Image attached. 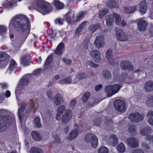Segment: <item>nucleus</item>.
<instances>
[{
    "instance_id": "obj_5",
    "label": "nucleus",
    "mask_w": 153,
    "mask_h": 153,
    "mask_svg": "<svg viewBox=\"0 0 153 153\" xmlns=\"http://www.w3.org/2000/svg\"><path fill=\"white\" fill-rule=\"evenodd\" d=\"M85 141L87 143H90L91 147L95 148L97 146L98 139L96 136L92 134H88L85 137Z\"/></svg>"
},
{
    "instance_id": "obj_3",
    "label": "nucleus",
    "mask_w": 153,
    "mask_h": 153,
    "mask_svg": "<svg viewBox=\"0 0 153 153\" xmlns=\"http://www.w3.org/2000/svg\"><path fill=\"white\" fill-rule=\"evenodd\" d=\"M122 86L118 84L108 85L105 87V90L108 97H110L117 93Z\"/></svg>"
},
{
    "instance_id": "obj_14",
    "label": "nucleus",
    "mask_w": 153,
    "mask_h": 153,
    "mask_svg": "<svg viewBox=\"0 0 153 153\" xmlns=\"http://www.w3.org/2000/svg\"><path fill=\"white\" fill-rule=\"evenodd\" d=\"M126 141L128 145L131 148H135L139 146V142L135 137H128L127 138Z\"/></svg>"
},
{
    "instance_id": "obj_35",
    "label": "nucleus",
    "mask_w": 153,
    "mask_h": 153,
    "mask_svg": "<svg viewBox=\"0 0 153 153\" xmlns=\"http://www.w3.org/2000/svg\"><path fill=\"white\" fill-rule=\"evenodd\" d=\"M26 104L23 103L21 105V108L18 110L19 117L20 120L22 118L23 115L22 114V112L26 108Z\"/></svg>"
},
{
    "instance_id": "obj_8",
    "label": "nucleus",
    "mask_w": 153,
    "mask_h": 153,
    "mask_svg": "<svg viewBox=\"0 0 153 153\" xmlns=\"http://www.w3.org/2000/svg\"><path fill=\"white\" fill-rule=\"evenodd\" d=\"M73 116V113L71 110L67 109L61 118L62 123L64 124L68 123L71 120Z\"/></svg>"
},
{
    "instance_id": "obj_32",
    "label": "nucleus",
    "mask_w": 153,
    "mask_h": 153,
    "mask_svg": "<svg viewBox=\"0 0 153 153\" xmlns=\"http://www.w3.org/2000/svg\"><path fill=\"white\" fill-rule=\"evenodd\" d=\"M64 45L62 43H60L57 46L55 53L58 55H60L62 53V50L64 48Z\"/></svg>"
},
{
    "instance_id": "obj_15",
    "label": "nucleus",
    "mask_w": 153,
    "mask_h": 153,
    "mask_svg": "<svg viewBox=\"0 0 153 153\" xmlns=\"http://www.w3.org/2000/svg\"><path fill=\"white\" fill-rule=\"evenodd\" d=\"M66 108L64 105H62L59 106L57 109L56 114V119L57 121H60L61 119V116L65 112L66 110Z\"/></svg>"
},
{
    "instance_id": "obj_53",
    "label": "nucleus",
    "mask_w": 153,
    "mask_h": 153,
    "mask_svg": "<svg viewBox=\"0 0 153 153\" xmlns=\"http://www.w3.org/2000/svg\"><path fill=\"white\" fill-rule=\"evenodd\" d=\"M7 32V29L4 26L0 25V35H1Z\"/></svg>"
},
{
    "instance_id": "obj_50",
    "label": "nucleus",
    "mask_w": 153,
    "mask_h": 153,
    "mask_svg": "<svg viewBox=\"0 0 153 153\" xmlns=\"http://www.w3.org/2000/svg\"><path fill=\"white\" fill-rule=\"evenodd\" d=\"M108 12L107 9H104L100 11L99 13V16L100 18H102L103 17L106 15Z\"/></svg>"
},
{
    "instance_id": "obj_13",
    "label": "nucleus",
    "mask_w": 153,
    "mask_h": 153,
    "mask_svg": "<svg viewBox=\"0 0 153 153\" xmlns=\"http://www.w3.org/2000/svg\"><path fill=\"white\" fill-rule=\"evenodd\" d=\"M74 128L70 133L69 136L67 137L69 140H72L74 139L78 136L79 133L80 128L77 124H75Z\"/></svg>"
},
{
    "instance_id": "obj_43",
    "label": "nucleus",
    "mask_w": 153,
    "mask_h": 153,
    "mask_svg": "<svg viewBox=\"0 0 153 153\" xmlns=\"http://www.w3.org/2000/svg\"><path fill=\"white\" fill-rule=\"evenodd\" d=\"M53 3L55 7L58 9H61L63 7V4L61 2L57 0H54Z\"/></svg>"
},
{
    "instance_id": "obj_11",
    "label": "nucleus",
    "mask_w": 153,
    "mask_h": 153,
    "mask_svg": "<svg viewBox=\"0 0 153 153\" xmlns=\"http://www.w3.org/2000/svg\"><path fill=\"white\" fill-rule=\"evenodd\" d=\"M94 44L98 49L103 48L105 45L104 39L103 36H97Z\"/></svg>"
},
{
    "instance_id": "obj_46",
    "label": "nucleus",
    "mask_w": 153,
    "mask_h": 153,
    "mask_svg": "<svg viewBox=\"0 0 153 153\" xmlns=\"http://www.w3.org/2000/svg\"><path fill=\"white\" fill-rule=\"evenodd\" d=\"M31 153H43V151L39 148L32 147L30 150Z\"/></svg>"
},
{
    "instance_id": "obj_58",
    "label": "nucleus",
    "mask_w": 153,
    "mask_h": 153,
    "mask_svg": "<svg viewBox=\"0 0 153 153\" xmlns=\"http://www.w3.org/2000/svg\"><path fill=\"white\" fill-rule=\"evenodd\" d=\"M54 143L57 144H59L61 142V140L57 135L55 136L54 137Z\"/></svg>"
},
{
    "instance_id": "obj_18",
    "label": "nucleus",
    "mask_w": 153,
    "mask_h": 153,
    "mask_svg": "<svg viewBox=\"0 0 153 153\" xmlns=\"http://www.w3.org/2000/svg\"><path fill=\"white\" fill-rule=\"evenodd\" d=\"M121 69H125L128 71H131L134 70V67L128 61L122 62L120 64Z\"/></svg>"
},
{
    "instance_id": "obj_49",
    "label": "nucleus",
    "mask_w": 153,
    "mask_h": 153,
    "mask_svg": "<svg viewBox=\"0 0 153 153\" xmlns=\"http://www.w3.org/2000/svg\"><path fill=\"white\" fill-rule=\"evenodd\" d=\"M87 77V74L83 73H79L77 74V78L79 80L86 78Z\"/></svg>"
},
{
    "instance_id": "obj_4",
    "label": "nucleus",
    "mask_w": 153,
    "mask_h": 153,
    "mask_svg": "<svg viewBox=\"0 0 153 153\" xmlns=\"http://www.w3.org/2000/svg\"><path fill=\"white\" fill-rule=\"evenodd\" d=\"M14 120L10 117H4L0 122V132L3 131L8 128L9 126L14 122Z\"/></svg>"
},
{
    "instance_id": "obj_56",
    "label": "nucleus",
    "mask_w": 153,
    "mask_h": 153,
    "mask_svg": "<svg viewBox=\"0 0 153 153\" xmlns=\"http://www.w3.org/2000/svg\"><path fill=\"white\" fill-rule=\"evenodd\" d=\"M146 140H148L151 144H153V136L152 135H149L146 137Z\"/></svg>"
},
{
    "instance_id": "obj_51",
    "label": "nucleus",
    "mask_w": 153,
    "mask_h": 153,
    "mask_svg": "<svg viewBox=\"0 0 153 153\" xmlns=\"http://www.w3.org/2000/svg\"><path fill=\"white\" fill-rule=\"evenodd\" d=\"M64 22V19L60 18H57L54 20V22L56 24L62 25Z\"/></svg>"
},
{
    "instance_id": "obj_36",
    "label": "nucleus",
    "mask_w": 153,
    "mask_h": 153,
    "mask_svg": "<svg viewBox=\"0 0 153 153\" xmlns=\"http://www.w3.org/2000/svg\"><path fill=\"white\" fill-rule=\"evenodd\" d=\"M87 23V22L86 21H84L79 26V27L75 30V34L76 35L78 34L81 31L82 29H83L86 26Z\"/></svg>"
},
{
    "instance_id": "obj_22",
    "label": "nucleus",
    "mask_w": 153,
    "mask_h": 153,
    "mask_svg": "<svg viewBox=\"0 0 153 153\" xmlns=\"http://www.w3.org/2000/svg\"><path fill=\"white\" fill-rule=\"evenodd\" d=\"M16 0H6V2L3 3L2 6L6 9L11 8L16 4Z\"/></svg>"
},
{
    "instance_id": "obj_40",
    "label": "nucleus",
    "mask_w": 153,
    "mask_h": 153,
    "mask_svg": "<svg viewBox=\"0 0 153 153\" xmlns=\"http://www.w3.org/2000/svg\"><path fill=\"white\" fill-rule=\"evenodd\" d=\"M100 26L99 24L93 25H90L89 28V30L92 32H95L97 29H100Z\"/></svg>"
},
{
    "instance_id": "obj_27",
    "label": "nucleus",
    "mask_w": 153,
    "mask_h": 153,
    "mask_svg": "<svg viewBox=\"0 0 153 153\" xmlns=\"http://www.w3.org/2000/svg\"><path fill=\"white\" fill-rule=\"evenodd\" d=\"M17 65V64L15 61L11 60L9 67L7 71V73L10 74L13 70L16 67Z\"/></svg>"
},
{
    "instance_id": "obj_61",
    "label": "nucleus",
    "mask_w": 153,
    "mask_h": 153,
    "mask_svg": "<svg viewBox=\"0 0 153 153\" xmlns=\"http://www.w3.org/2000/svg\"><path fill=\"white\" fill-rule=\"evenodd\" d=\"M62 60L66 64L68 65H70L71 63V60L69 59L63 58Z\"/></svg>"
},
{
    "instance_id": "obj_25",
    "label": "nucleus",
    "mask_w": 153,
    "mask_h": 153,
    "mask_svg": "<svg viewBox=\"0 0 153 153\" xmlns=\"http://www.w3.org/2000/svg\"><path fill=\"white\" fill-rule=\"evenodd\" d=\"M136 9L135 6L124 7L123 8V12L125 13H131L135 11Z\"/></svg>"
},
{
    "instance_id": "obj_26",
    "label": "nucleus",
    "mask_w": 153,
    "mask_h": 153,
    "mask_svg": "<svg viewBox=\"0 0 153 153\" xmlns=\"http://www.w3.org/2000/svg\"><path fill=\"white\" fill-rule=\"evenodd\" d=\"M144 88L147 92L153 91V82L150 80L147 81L145 84Z\"/></svg>"
},
{
    "instance_id": "obj_34",
    "label": "nucleus",
    "mask_w": 153,
    "mask_h": 153,
    "mask_svg": "<svg viewBox=\"0 0 153 153\" xmlns=\"http://www.w3.org/2000/svg\"><path fill=\"white\" fill-rule=\"evenodd\" d=\"M106 4L110 8H118L119 7L118 4L116 1L111 0L108 1L106 2Z\"/></svg>"
},
{
    "instance_id": "obj_54",
    "label": "nucleus",
    "mask_w": 153,
    "mask_h": 153,
    "mask_svg": "<svg viewBox=\"0 0 153 153\" xmlns=\"http://www.w3.org/2000/svg\"><path fill=\"white\" fill-rule=\"evenodd\" d=\"M142 148L145 152H148L150 150V148L148 145L146 143H143L142 145Z\"/></svg>"
},
{
    "instance_id": "obj_12",
    "label": "nucleus",
    "mask_w": 153,
    "mask_h": 153,
    "mask_svg": "<svg viewBox=\"0 0 153 153\" xmlns=\"http://www.w3.org/2000/svg\"><path fill=\"white\" fill-rule=\"evenodd\" d=\"M90 55L94 58V61L97 63H99L101 61V53L98 50H95L91 51L90 53Z\"/></svg>"
},
{
    "instance_id": "obj_44",
    "label": "nucleus",
    "mask_w": 153,
    "mask_h": 153,
    "mask_svg": "<svg viewBox=\"0 0 153 153\" xmlns=\"http://www.w3.org/2000/svg\"><path fill=\"white\" fill-rule=\"evenodd\" d=\"M84 15V13L83 12H80L78 13L76 15V17L74 18V21L75 22H78L82 18Z\"/></svg>"
},
{
    "instance_id": "obj_37",
    "label": "nucleus",
    "mask_w": 153,
    "mask_h": 153,
    "mask_svg": "<svg viewBox=\"0 0 153 153\" xmlns=\"http://www.w3.org/2000/svg\"><path fill=\"white\" fill-rule=\"evenodd\" d=\"M145 103L147 105L153 107V96L148 97Z\"/></svg>"
},
{
    "instance_id": "obj_30",
    "label": "nucleus",
    "mask_w": 153,
    "mask_h": 153,
    "mask_svg": "<svg viewBox=\"0 0 153 153\" xmlns=\"http://www.w3.org/2000/svg\"><path fill=\"white\" fill-rule=\"evenodd\" d=\"M40 112L42 116L48 117L51 114L50 111L46 107L41 108L40 110Z\"/></svg>"
},
{
    "instance_id": "obj_62",
    "label": "nucleus",
    "mask_w": 153,
    "mask_h": 153,
    "mask_svg": "<svg viewBox=\"0 0 153 153\" xmlns=\"http://www.w3.org/2000/svg\"><path fill=\"white\" fill-rule=\"evenodd\" d=\"M76 103V100H71L70 104V108H73L75 107Z\"/></svg>"
},
{
    "instance_id": "obj_23",
    "label": "nucleus",
    "mask_w": 153,
    "mask_h": 153,
    "mask_svg": "<svg viewBox=\"0 0 153 153\" xmlns=\"http://www.w3.org/2000/svg\"><path fill=\"white\" fill-rule=\"evenodd\" d=\"M152 130L148 126L142 128L140 130V133L143 136H146L152 132Z\"/></svg>"
},
{
    "instance_id": "obj_47",
    "label": "nucleus",
    "mask_w": 153,
    "mask_h": 153,
    "mask_svg": "<svg viewBox=\"0 0 153 153\" xmlns=\"http://www.w3.org/2000/svg\"><path fill=\"white\" fill-rule=\"evenodd\" d=\"M7 55L4 52L0 53V59L2 61V64L4 62V61L7 59Z\"/></svg>"
},
{
    "instance_id": "obj_17",
    "label": "nucleus",
    "mask_w": 153,
    "mask_h": 153,
    "mask_svg": "<svg viewBox=\"0 0 153 153\" xmlns=\"http://www.w3.org/2000/svg\"><path fill=\"white\" fill-rule=\"evenodd\" d=\"M30 57L28 54L23 56L21 58V63L24 67L29 65L30 64Z\"/></svg>"
},
{
    "instance_id": "obj_48",
    "label": "nucleus",
    "mask_w": 153,
    "mask_h": 153,
    "mask_svg": "<svg viewBox=\"0 0 153 153\" xmlns=\"http://www.w3.org/2000/svg\"><path fill=\"white\" fill-rule=\"evenodd\" d=\"M89 94L88 92H85L84 93L82 97V102L84 103L86 102L89 98Z\"/></svg>"
},
{
    "instance_id": "obj_52",
    "label": "nucleus",
    "mask_w": 153,
    "mask_h": 153,
    "mask_svg": "<svg viewBox=\"0 0 153 153\" xmlns=\"http://www.w3.org/2000/svg\"><path fill=\"white\" fill-rule=\"evenodd\" d=\"M98 153H108V149L105 146H102L98 150Z\"/></svg>"
},
{
    "instance_id": "obj_33",
    "label": "nucleus",
    "mask_w": 153,
    "mask_h": 153,
    "mask_svg": "<svg viewBox=\"0 0 153 153\" xmlns=\"http://www.w3.org/2000/svg\"><path fill=\"white\" fill-rule=\"evenodd\" d=\"M106 24L107 26H110L112 25L113 22L114 20L112 15H107L106 16Z\"/></svg>"
},
{
    "instance_id": "obj_24",
    "label": "nucleus",
    "mask_w": 153,
    "mask_h": 153,
    "mask_svg": "<svg viewBox=\"0 0 153 153\" xmlns=\"http://www.w3.org/2000/svg\"><path fill=\"white\" fill-rule=\"evenodd\" d=\"M31 135L33 140L36 141H39L42 139V137L40 134L36 131L32 132Z\"/></svg>"
},
{
    "instance_id": "obj_21",
    "label": "nucleus",
    "mask_w": 153,
    "mask_h": 153,
    "mask_svg": "<svg viewBox=\"0 0 153 153\" xmlns=\"http://www.w3.org/2000/svg\"><path fill=\"white\" fill-rule=\"evenodd\" d=\"M118 142V139L115 135H111L108 140V144L113 146H115L117 144Z\"/></svg>"
},
{
    "instance_id": "obj_20",
    "label": "nucleus",
    "mask_w": 153,
    "mask_h": 153,
    "mask_svg": "<svg viewBox=\"0 0 153 153\" xmlns=\"http://www.w3.org/2000/svg\"><path fill=\"white\" fill-rule=\"evenodd\" d=\"M54 103L56 105H59L63 102V97L59 93L56 94L53 99Z\"/></svg>"
},
{
    "instance_id": "obj_42",
    "label": "nucleus",
    "mask_w": 153,
    "mask_h": 153,
    "mask_svg": "<svg viewBox=\"0 0 153 153\" xmlns=\"http://www.w3.org/2000/svg\"><path fill=\"white\" fill-rule=\"evenodd\" d=\"M117 149L118 152H124L126 149V148L124 144L123 143L119 144L117 147Z\"/></svg>"
},
{
    "instance_id": "obj_63",
    "label": "nucleus",
    "mask_w": 153,
    "mask_h": 153,
    "mask_svg": "<svg viewBox=\"0 0 153 153\" xmlns=\"http://www.w3.org/2000/svg\"><path fill=\"white\" fill-rule=\"evenodd\" d=\"M132 153H145L143 150L140 149H137L133 150Z\"/></svg>"
},
{
    "instance_id": "obj_60",
    "label": "nucleus",
    "mask_w": 153,
    "mask_h": 153,
    "mask_svg": "<svg viewBox=\"0 0 153 153\" xmlns=\"http://www.w3.org/2000/svg\"><path fill=\"white\" fill-rule=\"evenodd\" d=\"M148 119H150L153 118V111H150L148 112L147 115Z\"/></svg>"
},
{
    "instance_id": "obj_64",
    "label": "nucleus",
    "mask_w": 153,
    "mask_h": 153,
    "mask_svg": "<svg viewBox=\"0 0 153 153\" xmlns=\"http://www.w3.org/2000/svg\"><path fill=\"white\" fill-rule=\"evenodd\" d=\"M65 79L66 84H70L71 82V79L70 77L65 78Z\"/></svg>"
},
{
    "instance_id": "obj_7",
    "label": "nucleus",
    "mask_w": 153,
    "mask_h": 153,
    "mask_svg": "<svg viewBox=\"0 0 153 153\" xmlns=\"http://www.w3.org/2000/svg\"><path fill=\"white\" fill-rule=\"evenodd\" d=\"M29 82V80L26 76H24L19 81V87H17L15 91V94L16 97L19 96V88H25L27 87Z\"/></svg>"
},
{
    "instance_id": "obj_6",
    "label": "nucleus",
    "mask_w": 153,
    "mask_h": 153,
    "mask_svg": "<svg viewBox=\"0 0 153 153\" xmlns=\"http://www.w3.org/2000/svg\"><path fill=\"white\" fill-rule=\"evenodd\" d=\"M114 107L118 111L123 113L126 111V104L124 102L120 99H117L114 102Z\"/></svg>"
},
{
    "instance_id": "obj_29",
    "label": "nucleus",
    "mask_w": 153,
    "mask_h": 153,
    "mask_svg": "<svg viewBox=\"0 0 153 153\" xmlns=\"http://www.w3.org/2000/svg\"><path fill=\"white\" fill-rule=\"evenodd\" d=\"M128 131L130 134L132 135H134L137 133V127L134 125H130Z\"/></svg>"
},
{
    "instance_id": "obj_45",
    "label": "nucleus",
    "mask_w": 153,
    "mask_h": 153,
    "mask_svg": "<svg viewBox=\"0 0 153 153\" xmlns=\"http://www.w3.org/2000/svg\"><path fill=\"white\" fill-rule=\"evenodd\" d=\"M34 123L35 126L38 128H40L42 124L41 123L40 118L38 117H36L34 118Z\"/></svg>"
},
{
    "instance_id": "obj_28",
    "label": "nucleus",
    "mask_w": 153,
    "mask_h": 153,
    "mask_svg": "<svg viewBox=\"0 0 153 153\" xmlns=\"http://www.w3.org/2000/svg\"><path fill=\"white\" fill-rule=\"evenodd\" d=\"M140 11L142 14L145 13L147 10V6L146 1H144L140 4Z\"/></svg>"
},
{
    "instance_id": "obj_38",
    "label": "nucleus",
    "mask_w": 153,
    "mask_h": 153,
    "mask_svg": "<svg viewBox=\"0 0 153 153\" xmlns=\"http://www.w3.org/2000/svg\"><path fill=\"white\" fill-rule=\"evenodd\" d=\"M113 18L115 19V22L117 25H120L121 18L120 16L117 13H114L112 15Z\"/></svg>"
},
{
    "instance_id": "obj_41",
    "label": "nucleus",
    "mask_w": 153,
    "mask_h": 153,
    "mask_svg": "<svg viewBox=\"0 0 153 153\" xmlns=\"http://www.w3.org/2000/svg\"><path fill=\"white\" fill-rule=\"evenodd\" d=\"M53 57L52 55L49 56L47 58L44 65L45 68H47L48 66L52 62Z\"/></svg>"
},
{
    "instance_id": "obj_57",
    "label": "nucleus",
    "mask_w": 153,
    "mask_h": 153,
    "mask_svg": "<svg viewBox=\"0 0 153 153\" xmlns=\"http://www.w3.org/2000/svg\"><path fill=\"white\" fill-rule=\"evenodd\" d=\"M53 92L51 90L48 91L47 93V97L50 99H52L53 97Z\"/></svg>"
},
{
    "instance_id": "obj_19",
    "label": "nucleus",
    "mask_w": 153,
    "mask_h": 153,
    "mask_svg": "<svg viewBox=\"0 0 153 153\" xmlns=\"http://www.w3.org/2000/svg\"><path fill=\"white\" fill-rule=\"evenodd\" d=\"M106 57L108 62L111 64L114 65L115 64V61L113 58L112 51L111 49H108L106 53Z\"/></svg>"
},
{
    "instance_id": "obj_10",
    "label": "nucleus",
    "mask_w": 153,
    "mask_h": 153,
    "mask_svg": "<svg viewBox=\"0 0 153 153\" xmlns=\"http://www.w3.org/2000/svg\"><path fill=\"white\" fill-rule=\"evenodd\" d=\"M115 30L116 36L118 40L123 42L128 40L127 36L123 32L122 30L118 28H116Z\"/></svg>"
},
{
    "instance_id": "obj_16",
    "label": "nucleus",
    "mask_w": 153,
    "mask_h": 153,
    "mask_svg": "<svg viewBox=\"0 0 153 153\" xmlns=\"http://www.w3.org/2000/svg\"><path fill=\"white\" fill-rule=\"evenodd\" d=\"M138 28L140 31H143L146 30V27L148 25V22L143 19L138 20Z\"/></svg>"
},
{
    "instance_id": "obj_2",
    "label": "nucleus",
    "mask_w": 153,
    "mask_h": 153,
    "mask_svg": "<svg viewBox=\"0 0 153 153\" xmlns=\"http://www.w3.org/2000/svg\"><path fill=\"white\" fill-rule=\"evenodd\" d=\"M34 2L36 6V10L43 15L48 13L52 10L50 4L43 0H35Z\"/></svg>"
},
{
    "instance_id": "obj_31",
    "label": "nucleus",
    "mask_w": 153,
    "mask_h": 153,
    "mask_svg": "<svg viewBox=\"0 0 153 153\" xmlns=\"http://www.w3.org/2000/svg\"><path fill=\"white\" fill-rule=\"evenodd\" d=\"M102 76L104 79H108L111 77V74L109 71L104 70L102 72Z\"/></svg>"
},
{
    "instance_id": "obj_9",
    "label": "nucleus",
    "mask_w": 153,
    "mask_h": 153,
    "mask_svg": "<svg viewBox=\"0 0 153 153\" xmlns=\"http://www.w3.org/2000/svg\"><path fill=\"white\" fill-rule=\"evenodd\" d=\"M144 117L143 115H141L139 113H135L130 114L128 118L132 122L138 123L143 120Z\"/></svg>"
},
{
    "instance_id": "obj_39",
    "label": "nucleus",
    "mask_w": 153,
    "mask_h": 153,
    "mask_svg": "<svg viewBox=\"0 0 153 153\" xmlns=\"http://www.w3.org/2000/svg\"><path fill=\"white\" fill-rule=\"evenodd\" d=\"M36 110V108L34 105V103L33 102L31 101L29 107L28 109L26 110L27 112H34Z\"/></svg>"
},
{
    "instance_id": "obj_59",
    "label": "nucleus",
    "mask_w": 153,
    "mask_h": 153,
    "mask_svg": "<svg viewBox=\"0 0 153 153\" xmlns=\"http://www.w3.org/2000/svg\"><path fill=\"white\" fill-rule=\"evenodd\" d=\"M88 65L94 68H96L98 66V65L95 64V63H94L92 61H89L88 62Z\"/></svg>"
},
{
    "instance_id": "obj_55",
    "label": "nucleus",
    "mask_w": 153,
    "mask_h": 153,
    "mask_svg": "<svg viewBox=\"0 0 153 153\" xmlns=\"http://www.w3.org/2000/svg\"><path fill=\"white\" fill-rule=\"evenodd\" d=\"M101 120L99 118H96L93 120L94 125L97 126H99L101 124Z\"/></svg>"
},
{
    "instance_id": "obj_1",
    "label": "nucleus",
    "mask_w": 153,
    "mask_h": 153,
    "mask_svg": "<svg viewBox=\"0 0 153 153\" xmlns=\"http://www.w3.org/2000/svg\"><path fill=\"white\" fill-rule=\"evenodd\" d=\"M8 27L10 29L14 27L17 30H21L27 36L30 30V22L27 17L25 16L16 15L10 21Z\"/></svg>"
}]
</instances>
